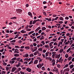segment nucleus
<instances>
[{
    "label": "nucleus",
    "instance_id": "f257e3e1",
    "mask_svg": "<svg viewBox=\"0 0 74 74\" xmlns=\"http://www.w3.org/2000/svg\"><path fill=\"white\" fill-rule=\"evenodd\" d=\"M17 13L18 14H21L22 12V10L20 9H18L16 10Z\"/></svg>",
    "mask_w": 74,
    "mask_h": 74
},
{
    "label": "nucleus",
    "instance_id": "f03ea898",
    "mask_svg": "<svg viewBox=\"0 0 74 74\" xmlns=\"http://www.w3.org/2000/svg\"><path fill=\"white\" fill-rule=\"evenodd\" d=\"M37 67L38 68L41 69L42 67V65L41 64L39 63L38 65H37Z\"/></svg>",
    "mask_w": 74,
    "mask_h": 74
},
{
    "label": "nucleus",
    "instance_id": "7ed1b4c3",
    "mask_svg": "<svg viewBox=\"0 0 74 74\" xmlns=\"http://www.w3.org/2000/svg\"><path fill=\"white\" fill-rule=\"evenodd\" d=\"M27 71H28V72H31V71H32V69H31L29 68H27L26 69Z\"/></svg>",
    "mask_w": 74,
    "mask_h": 74
},
{
    "label": "nucleus",
    "instance_id": "20e7f679",
    "mask_svg": "<svg viewBox=\"0 0 74 74\" xmlns=\"http://www.w3.org/2000/svg\"><path fill=\"white\" fill-rule=\"evenodd\" d=\"M56 52H53L52 53V57L55 56L56 55Z\"/></svg>",
    "mask_w": 74,
    "mask_h": 74
},
{
    "label": "nucleus",
    "instance_id": "39448f33",
    "mask_svg": "<svg viewBox=\"0 0 74 74\" xmlns=\"http://www.w3.org/2000/svg\"><path fill=\"white\" fill-rule=\"evenodd\" d=\"M21 33H26V31H25L23 30H22L21 31Z\"/></svg>",
    "mask_w": 74,
    "mask_h": 74
},
{
    "label": "nucleus",
    "instance_id": "423d86ee",
    "mask_svg": "<svg viewBox=\"0 0 74 74\" xmlns=\"http://www.w3.org/2000/svg\"><path fill=\"white\" fill-rule=\"evenodd\" d=\"M14 62H15L14 60H12V61H10V63H11V64H13L14 63Z\"/></svg>",
    "mask_w": 74,
    "mask_h": 74
},
{
    "label": "nucleus",
    "instance_id": "0eeeda50",
    "mask_svg": "<svg viewBox=\"0 0 74 74\" xmlns=\"http://www.w3.org/2000/svg\"><path fill=\"white\" fill-rule=\"evenodd\" d=\"M37 63H38V60H36L34 61V64H37Z\"/></svg>",
    "mask_w": 74,
    "mask_h": 74
},
{
    "label": "nucleus",
    "instance_id": "6e6552de",
    "mask_svg": "<svg viewBox=\"0 0 74 74\" xmlns=\"http://www.w3.org/2000/svg\"><path fill=\"white\" fill-rule=\"evenodd\" d=\"M19 56V55L18 54H15L14 55V56H15V57H18Z\"/></svg>",
    "mask_w": 74,
    "mask_h": 74
},
{
    "label": "nucleus",
    "instance_id": "1a4fd4ad",
    "mask_svg": "<svg viewBox=\"0 0 74 74\" xmlns=\"http://www.w3.org/2000/svg\"><path fill=\"white\" fill-rule=\"evenodd\" d=\"M73 67H74V65H71L70 66V68L71 69Z\"/></svg>",
    "mask_w": 74,
    "mask_h": 74
},
{
    "label": "nucleus",
    "instance_id": "9d476101",
    "mask_svg": "<svg viewBox=\"0 0 74 74\" xmlns=\"http://www.w3.org/2000/svg\"><path fill=\"white\" fill-rule=\"evenodd\" d=\"M49 52H46L45 54V56H48V55H49Z\"/></svg>",
    "mask_w": 74,
    "mask_h": 74
},
{
    "label": "nucleus",
    "instance_id": "9b49d317",
    "mask_svg": "<svg viewBox=\"0 0 74 74\" xmlns=\"http://www.w3.org/2000/svg\"><path fill=\"white\" fill-rule=\"evenodd\" d=\"M40 29L41 27H39L36 29L35 30V31H38V30H40Z\"/></svg>",
    "mask_w": 74,
    "mask_h": 74
},
{
    "label": "nucleus",
    "instance_id": "f8f14e48",
    "mask_svg": "<svg viewBox=\"0 0 74 74\" xmlns=\"http://www.w3.org/2000/svg\"><path fill=\"white\" fill-rule=\"evenodd\" d=\"M34 33V31H31V32H30L29 33H28V35H30V34H32V33Z\"/></svg>",
    "mask_w": 74,
    "mask_h": 74
},
{
    "label": "nucleus",
    "instance_id": "ddd939ff",
    "mask_svg": "<svg viewBox=\"0 0 74 74\" xmlns=\"http://www.w3.org/2000/svg\"><path fill=\"white\" fill-rule=\"evenodd\" d=\"M59 19L61 20V21H64V19L63 17L61 16L60 17V18H59Z\"/></svg>",
    "mask_w": 74,
    "mask_h": 74
},
{
    "label": "nucleus",
    "instance_id": "4468645a",
    "mask_svg": "<svg viewBox=\"0 0 74 74\" xmlns=\"http://www.w3.org/2000/svg\"><path fill=\"white\" fill-rule=\"evenodd\" d=\"M42 30H45L46 29H47L45 27H42Z\"/></svg>",
    "mask_w": 74,
    "mask_h": 74
},
{
    "label": "nucleus",
    "instance_id": "2eb2a0df",
    "mask_svg": "<svg viewBox=\"0 0 74 74\" xmlns=\"http://www.w3.org/2000/svg\"><path fill=\"white\" fill-rule=\"evenodd\" d=\"M71 59H72V57L70 56L69 58H68V60H71Z\"/></svg>",
    "mask_w": 74,
    "mask_h": 74
},
{
    "label": "nucleus",
    "instance_id": "dca6fc26",
    "mask_svg": "<svg viewBox=\"0 0 74 74\" xmlns=\"http://www.w3.org/2000/svg\"><path fill=\"white\" fill-rule=\"evenodd\" d=\"M25 49H30V47L29 46L25 47Z\"/></svg>",
    "mask_w": 74,
    "mask_h": 74
},
{
    "label": "nucleus",
    "instance_id": "f3484780",
    "mask_svg": "<svg viewBox=\"0 0 74 74\" xmlns=\"http://www.w3.org/2000/svg\"><path fill=\"white\" fill-rule=\"evenodd\" d=\"M28 15H29V16H31L32 15V13H31V12H28Z\"/></svg>",
    "mask_w": 74,
    "mask_h": 74
},
{
    "label": "nucleus",
    "instance_id": "a211bd4d",
    "mask_svg": "<svg viewBox=\"0 0 74 74\" xmlns=\"http://www.w3.org/2000/svg\"><path fill=\"white\" fill-rule=\"evenodd\" d=\"M20 64H21V63L19 62L18 63V65H17L16 66L17 67H19L20 66Z\"/></svg>",
    "mask_w": 74,
    "mask_h": 74
},
{
    "label": "nucleus",
    "instance_id": "6ab92c4d",
    "mask_svg": "<svg viewBox=\"0 0 74 74\" xmlns=\"http://www.w3.org/2000/svg\"><path fill=\"white\" fill-rule=\"evenodd\" d=\"M14 52V53H19V52L16 51H15Z\"/></svg>",
    "mask_w": 74,
    "mask_h": 74
},
{
    "label": "nucleus",
    "instance_id": "aec40b11",
    "mask_svg": "<svg viewBox=\"0 0 74 74\" xmlns=\"http://www.w3.org/2000/svg\"><path fill=\"white\" fill-rule=\"evenodd\" d=\"M24 56H25V57L27 58V57H28V56H29V55L27 53L26 54H25L24 55Z\"/></svg>",
    "mask_w": 74,
    "mask_h": 74
},
{
    "label": "nucleus",
    "instance_id": "412c9836",
    "mask_svg": "<svg viewBox=\"0 0 74 74\" xmlns=\"http://www.w3.org/2000/svg\"><path fill=\"white\" fill-rule=\"evenodd\" d=\"M68 66H69V64H66L64 66V68H66V67H68Z\"/></svg>",
    "mask_w": 74,
    "mask_h": 74
},
{
    "label": "nucleus",
    "instance_id": "4be33fe9",
    "mask_svg": "<svg viewBox=\"0 0 74 74\" xmlns=\"http://www.w3.org/2000/svg\"><path fill=\"white\" fill-rule=\"evenodd\" d=\"M15 48H17L18 49H19V48H21L20 47H19V46H16L15 47Z\"/></svg>",
    "mask_w": 74,
    "mask_h": 74
},
{
    "label": "nucleus",
    "instance_id": "5701e85b",
    "mask_svg": "<svg viewBox=\"0 0 74 74\" xmlns=\"http://www.w3.org/2000/svg\"><path fill=\"white\" fill-rule=\"evenodd\" d=\"M65 71H70V69L69 68H67L65 69Z\"/></svg>",
    "mask_w": 74,
    "mask_h": 74
},
{
    "label": "nucleus",
    "instance_id": "b1692460",
    "mask_svg": "<svg viewBox=\"0 0 74 74\" xmlns=\"http://www.w3.org/2000/svg\"><path fill=\"white\" fill-rule=\"evenodd\" d=\"M11 19H16V17H14L10 18Z\"/></svg>",
    "mask_w": 74,
    "mask_h": 74
},
{
    "label": "nucleus",
    "instance_id": "393cba45",
    "mask_svg": "<svg viewBox=\"0 0 74 74\" xmlns=\"http://www.w3.org/2000/svg\"><path fill=\"white\" fill-rule=\"evenodd\" d=\"M70 50H71V49H70V48H69L66 51V52H67V53H68V52H69L70 51Z\"/></svg>",
    "mask_w": 74,
    "mask_h": 74
},
{
    "label": "nucleus",
    "instance_id": "a878e982",
    "mask_svg": "<svg viewBox=\"0 0 74 74\" xmlns=\"http://www.w3.org/2000/svg\"><path fill=\"white\" fill-rule=\"evenodd\" d=\"M29 56H30V57H33V56H34V55H33V54L32 53L30 54L29 55Z\"/></svg>",
    "mask_w": 74,
    "mask_h": 74
},
{
    "label": "nucleus",
    "instance_id": "bb28decb",
    "mask_svg": "<svg viewBox=\"0 0 74 74\" xmlns=\"http://www.w3.org/2000/svg\"><path fill=\"white\" fill-rule=\"evenodd\" d=\"M16 59V57H14L13 58H12L11 60H15Z\"/></svg>",
    "mask_w": 74,
    "mask_h": 74
},
{
    "label": "nucleus",
    "instance_id": "cd10ccee",
    "mask_svg": "<svg viewBox=\"0 0 74 74\" xmlns=\"http://www.w3.org/2000/svg\"><path fill=\"white\" fill-rule=\"evenodd\" d=\"M55 72L57 73H58V69L56 68V70H55Z\"/></svg>",
    "mask_w": 74,
    "mask_h": 74
},
{
    "label": "nucleus",
    "instance_id": "c85d7f7f",
    "mask_svg": "<svg viewBox=\"0 0 74 74\" xmlns=\"http://www.w3.org/2000/svg\"><path fill=\"white\" fill-rule=\"evenodd\" d=\"M57 66L58 67V68H60V67H61V66L59 64H58Z\"/></svg>",
    "mask_w": 74,
    "mask_h": 74
},
{
    "label": "nucleus",
    "instance_id": "c756f323",
    "mask_svg": "<svg viewBox=\"0 0 74 74\" xmlns=\"http://www.w3.org/2000/svg\"><path fill=\"white\" fill-rule=\"evenodd\" d=\"M16 36L14 38V39H15V38H18V35L17 34L16 35Z\"/></svg>",
    "mask_w": 74,
    "mask_h": 74
},
{
    "label": "nucleus",
    "instance_id": "7c9ffc66",
    "mask_svg": "<svg viewBox=\"0 0 74 74\" xmlns=\"http://www.w3.org/2000/svg\"><path fill=\"white\" fill-rule=\"evenodd\" d=\"M42 70H45V67L44 66L42 67L41 68Z\"/></svg>",
    "mask_w": 74,
    "mask_h": 74
},
{
    "label": "nucleus",
    "instance_id": "2f4dec72",
    "mask_svg": "<svg viewBox=\"0 0 74 74\" xmlns=\"http://www.w3.org/2000/svg\"><path fill=\"white\" fill-rule=\"evenodd\" d=\"M65 57L66 58H67L69 57V55L67 54H66L65 55Z\"/></svg>",
    "mask_w": 74,
    "mask_h": 74
},
{
    "label": "nucleus",
    "instance_id": "473e14b6",
    "mask_svg": "<svg viewBox=\"0 0 74 74\" xmlns=\"http://www.w3.org/2000/svg\"><path fill=\"white\" fill-rule=\"evenodd\" d=\"M21 59V58L18 57V58H17V60L18 61V62H19V61L20 60V59Z\"/></svg>",
    "mask_w": 74,
    "mask_h": 74
},
{
    "label": "nucleus",
    "instance_id": "72a5a7b5",
    "mask_svg": "<svg viewBox=\"0 0 74 74\" xmlns=\"http://www.w3.org/2000/svg\"><path fill=\"white\" fill-rule=\"evenodd\" d=\"M34 51H37V47H34Z\"/></svg>",
    "mask_w": 74,
    "mask_h": 74
},
{
    "label": "nucleus",
    "instance_id": "f704fd0d",
    "mask_svg": "<svg viewBox=\"0 0 74 74\" xmlns=\"http://www.w3.org/2000/svg\"><path fill=\"white\" fill-rule=\"evenodd\" d=\"M36 22V21L35 20H34L32 22V24H35V23Z\"/></svg>",
    "mask_w": 74,
    "mask_h": 74
},
{
    "label": "nucleus",
    "instance_id": "c9c22d12",
    "mask_svg": "<svg viewBox=\"0 0 74 74\" xmlns=\"http://www.w3.org/2000/svg\"><path fill=\"white\" fill-rule=\"evenodd\" d=\"M58 23H60V24H62V23H63V22L62 21H59Z\"/></svg>",
    "mask_w": 74,
    "mask_h": 74
},
{
    "label": "nucleus",
    "instance_id": "e433bc0d",
    "mask_svg": "<svg viewBox=\"0 0 74 74\" xmlns=\"http://www.w3.org/2000/svg\"><path fill=\"white\" fill-rule=\"evenodd\" d=\"M73 40H72L70 41L71 43H70V45H71V44H73Z\"/></svg>",
    "mask_w": 74,
    "mask_h": 74
},
{
    "label": "nucleus",
    "instance_id": "4c0bfd02",
    "mask_svg": "<svg viewBox=\"0 0 74 74\" xmlns=\"http://www.w3.org/2000/svg\"><path fill=\"white\" fill-rule=\"evenodd\" d=\"M41 43L43 44V45H45V42L44 41H42L41 42Z\"/></svg>",
    "mask_w": 74,
    "mask_h": 74
},
{
    "label": "nucleus",
    "instance_id": "58836bf2",
    "mask_svg": "<svg viewBox=\"0 0 74 74\" xmlns=\"http://www.w3.org/2000/svg\"><path fill=\"white\" fill-rule=\"evenodd\" d=\"M6 71H8L9 70V67H6Z\"/></svg>",
    "mask_w": 74,
    "mask_h": 74
},
{
    "label": "nucleus",
    "instance_id": "ea45409f",
    "mask_svg": "<svg viewBox=\"0 0 74 74\" xmlns=\"http://www.w3.org/2000/svg\"><path fill=\"white\" fill-rule=\"evenodd\" d=\"M10 42H15V40H13L12 41H10Z\"/></svg>",
    "mask_w": 74,
    "mask_h": 74
},
{
    "label": "nucleus",
    "instance_id": "a19ab883",
    "mask_svg": "<svg viewBox=\"0 0 74 74\" xmlns=\"http://www.w3.org/2000/svg\"><path fill=\"white\" fill-rule=\"evenodd\" d=\"M60 54H59L58 56L57 59H59V58H60Z\"/></svg>",
    "mask_w": 74,
    "mask_h": 74
},
{
    "label": "nucleus",
    "instance_id": "79ce46f5",
    "mask_svg": "<svg viewBox=\"0 0 74 74\" xmlns=\"http://www.w3.org/2000/svg\"><path fill=\"white\" fill-rule=\"evenodd\" d=\"M50 57H46V60H47V59H48L49 60L50 59Z\"/></svg>",
    "mask_w": 74,
    "mask_h": 74
},
{
    "label": "nucleus",
    "instance_id": "37998d69",
    "mask_svg": "<svg viewBox=\"0 0 74 74\" xmlns=\"http://www.w3.org/2000/svg\"><path fill=\"white\" fill-rule=\"evenodd\" d=\"M62 52H63V49H62L60 50V53H62Z\"/></svg>",
    "mask_w": 74,
    "mask_h": 74
},
{
    "label": "nucleus",
    "instance_id": "c03bdc74",
    "mask_svg": "<svg viewBox=\"0 0 74 74\" xmlns=\"http://www.w3.org/2000/svg\"><path fill=\"white\" fill-rule=\"evenodd\" d=\"M24 48H25V46H22L20 48H21V49H23Z\"/></svg>",
    "mask_w": 74,
    "mask_h": 74
},
{
    "label": "nucleus",
    "instance_id": "a18cd8bd",
    "mask_svg": "<svg viewBox=\"0 0 74 74\" xmlns=\"http://www.w3.org/2000/svg\"><path fill=\"white\" fill-rule=\"evenodd\" d=\"M33 22V20L32 21H30L29 22V24L30 25H32V22Z\"/></svg>",
    "mask_w": 74,
    "mask_h": 74
},
{
    "label": "nucleus",
    "instance_id": "49530a36",
    "mask_svg": "<svg viewBox=\"0 0 74 74\" xmlns=\"http://www.w3.org/2000/svg\"><path fill=\"white\" fill-rule=\"evenodd\" d=\"M41 32H42V30H40L39 31L38 33H40V34Z\"/></svg>",
    "mask_w": 74,
    "mask_h": 74
},
{
    "label": "nucleus",
    "instance_id": "de8ad7c7",
    "mask_svg": "<svg viewBox=\"0 0 74 74\" xmlns=\"http://www.w3.org/2000/svg\"><path fill=\"white\" fill-rule=\"evenodd\" d=\"M52 21V20H51V18H49V20H48V22H50V21Z\"/></svg>",
    "mask_w": 74,
    "mask_h": 74
},
{
    "label": "nucleus",
    "instance_id": "09e8293b",
    "mask_svg": "<svg viewBox=\"0 0 74 74\" xmlns=\"http://www.w3.org/2000/svg\"><path fill=\"white\" fill-rule=\"evenodd\" d=\"M55 62H52V66H55Z\"/></svg>",
    "mask_w": 74,
    "mask_h": 74
},
{
    "label": "nucleus",
    "instance_id": "8fccbe9b",
    "mask_svg": "<svg viewBox=\"0 0 74 74\" xmlns=\"http://www.w3.org/2000/svg\"><path fill=\"white\" fill-rule=\"evenodd\" d=\"M33 26V25H29V27L30 28H32V27Z\"/></svg>",
    "mask_w": 74,
    "mask_h": 74
},
{
    "label": "nucleus",
    "instance_id": "3c124183",
    "mask_svg": "<svg viewBox=\"0 0 74 74\" xmlns=\"http://www.w3.org/2000/svg\"><path fill=\"white\" fill-rule=\"evenodd\" d=\"M12 69H13V70H14V71H15V70H16V68L15 67H13V68H12Z\"/></svg>",
    "mask_w": 74,
    "mask_h": 74
},
{
    "label": "nucleus",
    "instance_id": "603ef678",
    "mask_svg": "<svg viewBox=\"0 0 74 74\" xmlns=\"http://www.w3.org/2000/svg\"><path fill=\"white\" fill-rule=\"evenodd\" d=\"M65 19H66L67 20H68V19H69V17H66L65 18Z\"/></svg>",
    "mask_w": 74,
    "mask_h": 74
},
{
    "label": "nucleus",
    "instance_id": "864d4df0",
    "mask_svg": "<svg viewBox=\"0 0 74 74\" xmlns=\"http://www.w3.org/2000/svg\"><path fill=\"white\" fill-rule=\"evenodd\" d=\"M33 44L34 47H36L37 45V44L36 43H34Z\"/></svg>",
    "mask_w": 74,
    "mask_h": 74
},
{
    "label": "nucleus",
    "instance_id": "5fc2aeb1",
    "mask_svg": "<svg viewBox=\"0 0 74 74\" xmlns=\"http://www.w3.org/2000/svg\"><path fill=\"white\" fill-rule=\"evenodd\" d=\"M42 35H41L39 36H38L37 37V38H40L41 37Z\"/></svg>",
    "mask_w": 74,
    "mask_h": 74
},
{
    "label": "nucleus",
    "instance_id": "6e6d98bb",
    "mask_svg": "<svg viewBox=\"0 0 74 74\" xmlns=\"http://www.w3.org/2000/svg\"><path fill=\"white\" fill-rule=\"evenodd\" d=\"M20 51H21V52H23V51H24V50H23V49H21L20 50Z\"/></svg>",
    "mask_w": 74,
    "mask_h": 74
},
{
    "label": "nucleus",
    "instance_id": "4d7b16f0",
    "mask_svg": "<svg viewBox=\"0 0 74 74\" xmlns=\"http://www.w3.org/2000/svg\"><path fill=\"white\" fill-rule=\"evenodd\" d=\"M24 64H27V61H25L23 62Z\"/></svg>",
    "mask_w": 74,
    "mask_h": 74
},
{
    "label": "nucleus",
    "instance_id": "13d9d810",
    "mask_svg": "<svg viewBox=\"0 0 74 74\" xmlns=\"http://www.w3.org/2000/svg\"><path fill=\"white\" fill-rule=\"evenodd\" d=\"M43 14L44 15H45V16H47V13L45 12H43Z\"/></svg>",
    "mask_w": 74,
    "mask_h": 74
},
{
    "label": "nucleus",
    "instance_id": "bf43d9fd",
    "mask_svg": "<svg viewBox=\"0 0 74 74\" xmlns=\"http://www.w3.org/2000/svg\"><path fill=\"white\" fill-rule=\"evenodd\" d=\"M47 2L46 1H44L43 2V4H45L47 3Z\"/></svg>",
    "mask_w": 74,
    "mask_h": 74
},
{
    "label": "nucleus",
    "instance_id": "052dcab7",
    "mask_svg": "<svg viewBox=\"0 0 74 74\" xmlns=\"http://www.w3.org/2000/svg\"><path fill=\"white\" fill-rule=\"evenodd\" d=\"M6 32L7 33H10V31H9V30H6Z\"/></svg>",
    "mask_w": 74,
    "mask_h": 74
},
{
    "label": "nucleus",
    "instance_id": "680f3d73",
    "mask_svg": "<svg viewBox=\"0 0 74 74\" xmlns=\"http://www.w3.org/2000/svg\"><path fill=\"white\" fill-rule=\"evenodd\" d=\"M27 31H30L31 30V29H27L26 30Z\"/></svg>",
    "mask_w": 74,
    "mask_h": 74
},
{
    "label": "nucleus",
    "instance_id": "e2e57ef3",
    "mask_svg": "<svg viewBox=\"0 0 74 74\" xmlns=\"http://www.w3.org/2000/svg\"><path fill=\"white\" fill-rule=\"evenodd\" d=\"M42 51L43 53H45L46 52V50H43Z\"/></svg>",
    "mask_w": 74,
    "mask_h": 74
},
{
    "label": "nucleus",
    "instance_id": "0e129e2a",
    "mask_svg": "<svg viewBox=\"0 0 74 74\" xmlns=\"http://www.w3.org/2000/svg\"><path fill=\"white\" fill-rule=\"evenodd\" d=\"M20 73L21 74H25V73L23 72H22L21 71H20Z\"/></svg>",
    "mask_w": 74,
    "mask_h": 74
},
{
    "label": "nucleus",
    "instance_id": "69168bd1",
    "mask_svg": "<svg viewBox=\"0 0 74 74\" xmlns=\"http://www.w3.org/2000/svg\"><path fill=\"white\" fill-rule=\"evenodd\" d=\"M53 17H56V16H57V15H56V14H54L53 15Z\"/></svg>",
    "mask_w": 74,
    "mask_h": 74
},
{
    "label": "nucleus",
    "instance_id": "338daca9",
    "mask_svg": "<svg viewBox=\"0 0 74 74\" xmlns=\"http://www.w3.org/2000/svg\"><path fill=\"white\" fill-rule=\"evenodd\" d=\"M4 51V49H3L2 50H1V52H3Z\"/></svg>",
    "mask_w": 74,
    "mask_h": 74
},
{
    "label": "nucleus",
    "instance_id": "774afa93",
    "mask_svg": "<svg viewBox=\"0 0 74 74\" xmlns=\"http://www.w3.org/2000/svg\"><path fill=\"white\" fill-rule=\"evenodd\" d=\"M25 6L27 8L28 7H29V4H26Z\"/></svg>",
    "mask_w": 74,
    "mask_h": 74
}]
</instances>
